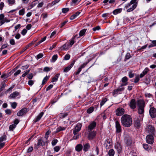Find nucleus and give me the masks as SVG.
Segmentation results:
<instances>
[{"instance_id":"nucleus-38","label":"nucleus","mask_w":156,"mask_h":156,"mask_svg":"<svg viewBox=\"0 0 156 156\" xmlns=\"http://www.w3.org/2000/svg\"><path fill=\"white\" fill-rule=\"evenodd\" d=\"M6 136L5 135H3V136L1 137L0 138V142H2L3 141L5 140L6 139Z\"/></svg>"},{"instance_id":"nucleus-33","label":"nucleus","mask_w":156,"mask_h":156,"mask_svg":"<svg viewBox=\"0 0 156 156\" xmlns=\"http://www.w3.org/2000/svg\"><path fill=\"white\" fill-rule=\"evenodd\" d=\"M58 58V55H57L56 54L53 55L51 60V62H55L57 59Z\"/></svg>"},{"instance_id":"nucleus-26","label":"nucleus","mask_w":156,"mask_h":156,"mask_svg":"<svg viewBox=\"0 0 156 156\" xmlns=\"http://www.w3.org/2000/svg\"><path fill=\"white\" fill-rule=\"evenodd\" d=\"M60 76L59 73H57L56 74L55 76L52 78L51 80L52 82H56L58 80V78Z\"/></svg>"},{"instance_id":"nucleus-60","label":"nucleus","mask_w":156,"mask_h":156,"mask_svg":"<svg viewBox=\"0 0 156 156\" xmlns=\"http://www.w3.org/2000/svg\"><path fill=\"white\" fill-rule=\"evenodd\" d=\"M88 63V62L83 63V64L80 66V67L82 69V68H84Z\"/></svg>"},{"instance_id":"nucleus-62","label":"nucleus","mask_w":156,"mask_h":156,"mask_svg":"<svg viewBox=\"0 0 156 156\" xmlns=\"http://www.w3.org/2000/svg\"><path fill=\"white\" fill-rule=\"evenodd\" d=\"M100 29V27L99 26H97L93 28L94 31H95L97 30H99Z\"/></svg>"},{"instance_id":"nucleus-36","label":"nucleus","mask_w":156,"mask_h":156,"mask_svg":"<svg viewBox=\"0 0 156 156\" xmlns=\"http://www.w3.org/2000/svg\"><path fill=\"white\" fill-rule=\"evenodd\" d=\"M9 21H10L9 20H6V18H5L4 19L1 20H0V26H1V25H2V24H3L5 22H9Z\"/></svg>"},{"instance_id":"nucleus-57","label":"nucleus","mask_w":156,"mask_h":156,"mask_svg":"<svg viewBox=\"0 0 156 156\" xmlns=\"http://www.w3.org/2000/svg\"><path fill=\"white\" fill-rule=\"evenodd\" d=\"M70 58V55L69 54H66L64 57V59L67 60H69Z\"/></svg>"},{"instance_id":"nucleus-10","label":"nucleus","mask_w":156,"mask_h":156,"mask_svg":"<svg viewBox=\"0 0 156 156\" xmlns=\"http://www.w3.org/2000/svg\"><path fill=\"white\" fill-rule=\"evenodd\" d=\"M45 144L44 142L41 139H39L38 140L37 145H35L34 148L36 149H38L40 146H43Z\"/></svg>"},{"instance_id":"nucleus-47","label":"nucleus","mask_w":156,"mask_h":156,"mask_svg":"<svg viewBox=\"0 0 156 156\" xmlns=\"http://www.w3.org/2000/svg\"><path fill=\"white\" fill-rule=\"evenodd\" d=\"M69 10L68 8H64L62 9V12L63 13H66L69 11Z\"/></svg>"},{"instance_id":"nucleus-20","label":"nucleus","mask_w":156,"mask_h":156,"mask_svg":"<svg viewBox=\"0 0 156 156\" xmlns=\"http://www.w3.org/2000/svg\"><path fill=\"white\" fill-rule=\"evenodd\" d=\"M129 106L132 109H134L136 107V103L134 99H132L129 104Z\"/></svg>"},{"instance_id":"nucleus-56","label":"nucleus","mask_w":156,"mask_h":156,"mask_svg":"<svg viewBox=\"0 0 156 156\" xmlns=\"http://www.w3.org/2000/svg\"><path fill=\"white\" fill-rule=\"evenodd\" d=\"M54 149L55 151L56 152H58L60 150V147L58 146H56L54 147Z\"/></svg>"},{"instance_id":"nucleus-1","label":"nucleus","mask_w":156,"mask_h":156,"mask_svg":"<svg viewBox=\"0 0 156 156\" xmlns=\"http://www.w3.org/2000/svg\"><path fill=\"white\" fill-rule=\"evenodd\" d=\"M122 125L125 127H129L132 124V119L130 115H124L121 119Z\"/></svg>"},{"instance_id":"nucleus-6","label":"nucleus","mask_w":156,"mask_h":156,"mask_svg":"<svg viewBox=\"0 0 156 156\" xmlns=\"http://www.w3.org/2000/svg\"><path fill=\"white\" fill-rule=\"evenodd\" d=\"M147 142L150 144H152L154 142V139L151 135H147L146 137Z\"/></svg>"},{"instance_id":"nucleus-7","label":"nucleus","mask_w":156,"mask_h":156,"mask_svg":"<svg viewBox=\"0 0 156 156\" xmlns=\"http://www.w3.org/2000/svg\"><path fill=\"white\" fill-rule=\"evenodd\" d=\"M115 128L116 133H119L122 131L121 126L119 122L117 121L115 122Z\"/></svg>"},{"instance_id":"nucleus-17","label":"nucleus","mask_w":156,"mask_h":156,"mask_svg":"<svg viewBox=\"0 0 156 156\" xmlns=\"http://www.w3.org/2000/svg\"><path fill=\"white\" fill-rule=\"evenodd\" d=\"M134 126L137 128H139L140 125V120L138 118H136L134 119Z\"/></svg>"},{"instance_id":"nucleus-43","label":"nucleus","mask_w":156,"mask_h":156,"mask_svg":"<svg viewBox=\"0 0 156 156\" xmlns=\"http://www.w3.org/2000/svg\"><path fill=\"white\" fill-rule=\"evenodd\" d=\"M15 124H12L10 125L9 126V130H10L12 131L16 127Z\"/></svg>"},{"instance_id":"nucleus-9","label":"nucleus","mask_w":156,"mask_h":156,"mask_svg":"<svg viewBox=\"0 0 156 156\" xmlns=\"http://www.w3.org/2000/svg\"><path fill=\"white\" fill-rule=\"evenodd\" d=\"M27 112V109L26 108H23L17 112V115L19 116H22L24 114H26Z\"/></svg>"},{"instance_id":"nucleus-2","label":"nucleus","mask_w":156,"mask_h":156,"mask_svg":"<svg viewBox=\"0 0 156 156\" xmlns=\"http://www.w3.org/2000/svg\"><path fill=\"white\" fill-rule=\"evenodd\" d=\"M137 3L136 0H132L129 3L126 4L125 8L127 9V12H129L133 10L136 7Z\"/></svg>"},{"instance_id":"nucleus-31","label":"nucleus","mask_w":156,"mask_h":156,"mask_svg":"<svg viewBox=\"0 0 156 156\" xmlns=\"http://www.w3.org/2000/svg\"><path fill=\"white\" fill-rule=\"evenodd\" d=\"M66 129V127L59 126L56 129V133H58L60 131L64 130Z\"/></svg>"},{"instance_id":"nucleus-11","label":"nucleus","mask_w":156,"mask_h":156,"mask_svg":"<svg viewBox=\"0 0 156 156\" xmlns=\"http://www.w3.org/2000/svg\"><path fill=\"white\" fill-rule=\"evenodd\" d=\"M20 92L15 91L10 94L9 96V98L10 99H15L16 97L20 96Z\"/></svg>"},{"instance_id":"nucleus-49","label":"nucleus","mask_w":156,"mask_h":156,"mask_svg":"<svg viewBox=\"0 0 156 156\" xmlns=\"http://www.w3.org/2000/svg\"><path fill=\"white\" fill-rule=\"evenodd\" d=\"M149 71V69L148 68H146L143 71L142 73L145 75L146 74H147L148 72V71Z\"/></svg>"},{"instance_id":"nucleus-23","label":"nucleus","mask_w":156,"mask_h":156,"mask_svg":"<svg viewBox=\"0 0 156 156\" xmlns=\"http://www.w3.org/2000/svg\"><path fill=\"white\" fill-rule=\"evenodd\" d=\"M83 148V147L82 144H78L75 147V150L77 152H80L82 150Z\"/></svg>"},{"instance_id":"nucleus-22","label":"nucleus","mask_w":156,"mask_h":156,"mask_svg":"<svg viewBox=\"0 0 156 156\" xmlns=\"http://www.w3.org/2000/svg\"><path fill=\"white\" fill-rule=\"evenodd\" d=\"M125 142L126 144L128 145H129L131 144L132 143V139L131 138L130 136H128L125 139Z\"/></svg>"},{"instance_id":"nucleus-29","label":"nucleus","mask_w":156,"mask_h":156,"mask_svg":"<svg viewBox=\"0 0 156 156\" xmlns=\"http://www.w3.org/2000/svg\"><path fill=\"white\" fill-rule=\"evenodd\" d=\"M6 2L9 5H12L15 4V0H6Z\"/></svg>"},{"instance_id":"nucleus-42","label":"nucleus","mask_w":156,"mask_h":156,"mask_svg":"<svg viewBox=\"0 0 156 156\" xmlns=\"http://www.w3.org/2000/svg\"><path fill=\"white\" fill-rule=\"evenodd\" d=\"M131 57L130 54L129 53H127L125 56V60L129 59Z\"/></svg>"},{"instance_id":"nucleus-19","label":"nucleus","mask_w":156,"mask_h":156,"mask_svg":"<svg viewBox=\"0 0 156 156\" xmlns=\"http://www.w3.org/2000/svg\"><path fill=\"white\" fill-rule=\"evenodd\" d=\"M70 47V46L69 45V43H67L61 46L60 48V49L61 51L66 50H68Z\"/></svg>"},{"instance_id":"nucleus-40","label":"nucleus","mask_w":156,"mask_h":156,"mask_svg":"<svg viewBox=\"0 0 156 156\" xmlns=\"http://www.w3.org/2000/svg\"><path fill=\"white\" fill-rule=\"evenodd\" d=\"M110 15V14L109 13H105L103 14L102 15V16L103 17L106 19V18H108Z\"/></svg>"},{"instance_id":"nucleus-51","label":"nucleus","mask_w":156,"mask_h":156,"mask_svg":"<svg viewBox=\"0 0 156 156\" xmlns=\"http://www.w3.org/2000/svg\"><path fill=\"white\" fill-rule=\"evenodd\" d=\"M139 80H140L139 77V76L138 75H137L136 76V77L135 78V80L134 81V82L135 83H136L138 82V81H139Z\"/></svg>"},{"instance_id":"nucleus-54","label":"nucleus","mask_w":156,"mask_h":156,"mask_svg":"<svg viewBox=\"0 0 156 156\" xmlns=\"http://www.w3.org/2000/svg\"><path fill=\"white\" fill-rule=\"evenodd\" d=\"M143 147L144 149L146 150H148L149 149V147L148 145L146 144H143Z\"/></svg>"},{"instance_id":"nucleus-44","label":"nucleus","mask_w":156,"mask_h":156,"mask_svg":"<svg viewBox=\"0 0 156 156\" xmlns=\"http://www.w3.org/2000/svg\"><path fill=\"white\" fill-rule=\"evenodd\" d=\"M58 142V140L56 139H55L52 140L51 142V144L52 146L55 145Z\"/></svg>"},{"instance_id":"nucleus-24","label":"nucleus","mask_w":156,"mask_h":156,"mask_svg":"<svg viewBox=\"0 0 156 156\" xmlns=\"http://www.w3.org/2000/svg\"><path fill=\"white\" fill-rule=\"evenodd\" d=\"M90 144L88 143H86L85 144H83V151L85 152L88 151L90 148Z\"/></svg>"},{"instance_id":"nucleus-28","label":"nucleus","mask_w":156,"mask_h":156,"mask_svg":"<svg viewBox=\"0 0 156 156\" xmlns=\"http://www.w3.org/2000/svg\"><path fill=\"white\" fill-rule=\"evenodd\" d=\"M144 107H138V113L139 114H143L144 112Z\"/></svg>"},{"instance_id":"nucleus-53","label":"nucleus","mask_w":156,"mask_h":156,"mask_svg":"<svg viewBox=\"0 0 156 156\" xmlns=\"http://www.w3.org/2000/svg\"><path fill=\"white\" fill-rule=\"evenodd\" d=\"M60 0H55L52 2L51 3L52 5H53L59 2Z\"/></svg>"},{"instance_id":"nucleus-18","label":"nucleus","mask_w":156,"mask_h":156,"mask_svg":"<svg viewBox=\"0 0 156 156\" xmlns=\"http://www.w3.org/2000/svg\"><path fill=\"white\" fill-rule=\"evenodd\" d=\"M137 105L138 107L144 108L145 104L144 101L143 100H139L137 102Z\"/></svg>"},{"instance_id":"nucleus-50","label":"nucleus","mask_w":156,"mask_h":156,"mask_svg":"<svg viewBox=\"0 0 156 156\" xmlns=\"http://www.w3.org/2000/svg\"><path fill=\"white\" fill-rule=\"evenodd\" d=\"M135 75L134 73H133L132 72H129V78H132L134 77Z\"/></svg>"},{"instance_id":"nucleus-63","label":"nucleus","mask_w":156,"mask_h":156,"mask_svg":"<svg viewBox=\"0 0 156 156\" xmlns=\"http://www.w3.org/2000/svg\"><path fill=\"white\" fill-rule=\"evenodd\" d=\"M4 6V4L3 2H1L0 4V9L2 10Z\"/></svg>"},{"instance_id":"nucleus-64","label":"nucleus","mask_w":156,"mask_h":156,"mask_svg":"<svg viewBox=\"0 0 156 156\" xmlns=\"http://www.w3.org/2000/svg\"><path fill=\"white\" fill-rule=\"evenodd\" d=\"M27 30L26 29H23L22 32H21V34L23 35H25V34H26V33H27Z\"/></svg>"},{"instance_id":"nucleus-27","label":"nucleus","mask_w":156,"mask_h":156,"mask_svg":"<svg viewBox=\"0 0 156 156\" xmlns=\"http://www.w3.org/2000/svg\"><path fill=\"white\" fill-rule=\"evenodd\" d=\"M122 8L117 9L114 10L113 12V13L116 15L118 13H120L122 11Z\"/></svg>"},{"instance_id":"nucleus-45","label":"nucleus","mask_w":156,"mask_h":156,"mask_svg":"<svg viewBox=\"0 0 156 156\" xmlns=\"http://www.w3.org/2000/svg\"><path fill=\"white\" fill-rule=\"evenodd\" d=\"M117 89L119 92V93L120 94L121 92L124 90V88L121 86L120 87H119Z\"/></svg>"},{"instance_id":"nucleus-35","label":"nucleus","mask_w":156,"mask_h":156,"mask_svg":"<svg viewBox=\"0 0 156 156\" xmlns=\"http://www.w3.org/2000/svg\"><path fill=\"white\" fill-rule=\"evenodd\" d=\"M94 110V108L93 107H91L89 108L87 110V113L88 114L91 113Z\"/></svg>"},{"instance_id":"nucleus-13","label":"nucleus","mask_w":156,"mask_h":156,"mask_svg":"<svg viewBox=\"0 0 156 156\" xmlns=\"http://www.w3.org/2000/svg\"><path fill=\"white\" fill-rule=\"evenodd\" d=\"M75 62V61L73 60L72 62L68 66L66 67L64 70V72L67 73L68 72L74 65Z\"/></svg>"},{"instance_id":"nucleus-16","label":"nucleus","mask_w":156,"mask_h":156,"mask_svg":"<svg viewBox=\"0 0 156 156\" xmlns=\"http://www.w3.org/2000/svg\"><path fill=\"white\" fill-rule=\"evenodd\" d=\"M96 134V133L95 131H93L89 133L88 135V138L89 140H92L94 139Z\"/></svg>"},{"instance_id":"nucleus-39","label":"nucleus","mask_w":156,"mask_h":156,"mask_svg":"<svg viewBox=\"0 0 156 156\" xmlns=\"http://www.w3.org/2000/svg\"><path fill=\"white\" fill-rule=\"evenodd\" d=\"M25 13V10L24 9H23L20 10L19 12V14L20 15H23Z\"/></svg>"},{"instance_id":"nucleus-52","label":"nucleus","mask_w":156,"mask_h":156,"mask_svg":"<svg viewBox=\"0 0 156 156\" xmlns=\"http://www.w3.org/2000/svg\"><path fill=\"white\" fill-rule=\"evenodd\" d=\"M68 115V114L67 113H61V116L60 118H65Z\"/></svg>"},{"instance_id":"nucleus-4","label":"nucleus","mask_w":156,"mask_h":156,"mask_svg":"<svg viewBox=\"0 0 156 156\" xmlns=\"http://www.w3.org/2000/svg\"><path fill=\"white\" fill-rule=\"evenodd\" d=\"M125 112V110L122 108L119 107L117 108L115 111V114L119 116L122 115Z\"/></svg>"},{"instance_id":"nucleus-61","label":"nucleus","mask_w":156,"mask_h":156,"mask_svg":"<svg viewBox=\"0 0 156 156\" xmlns=\"http://www.w3.org/2000/svg\"><path fill=\"white\" fill-rule=\"evenodd\" d=\"M43 56V55L42 53H40L37 55V59H40Z\"/></svg>"},{"instance_id":"nucleus-8","label":"nucleus","mask_w":156,"mask_h":156,"mask_svg":"<svg viewBox=\"0 0 156 156\" xmlns=\"http://www.w3.org/2000/svg\"><path fill=\"white\" fill-rule=\"evenodd\" d=\"M96 123L95 121H93L91 122L88 127L87 130L89 131H91L94 129L96 126Z\"/></svg>"},{"instance_id":"nucleus-14","label":"nucleus","mask_w":156,"mask_h":156,"mask_svg":"<svg viewBox=\"0 0 156 156\" xmlns=\"http://www.w3.org/2000/svg\"><path fill=\"white\" fill-rule=\"evenodd\" d=\"M44 115V112H41L37 116L35 117L33 120L34 122L36 123L39 121Z\"/></svg>"},{"instance_id":"nucleus-30","label":"nucleus","mask_w":156,"mask_h":156,"mask_svg":"<svg viewBox=\"0 0 156 156\" xmlns=\"http://www.w3.org/2000/svg\"><path fill=\"white\" fill-rule=\"evenodd\" d=\"M38 3V1L37 0H36L33 2L29 6L30 7V9H31L33 8Z\"/></svg>"},{"instance_id":"nucleus-46","label":"nucleus","mask_w":156,"mask_h":156,"mask_svg":"<svg viewBox=\"0 0 156 156\" xmlns=\"http://www.w3.org/2000/svg\"><path fill=\"white\" fill-rule=\"evenodd\" d=\"M17 104L16 102H13L12 103L11 107L13 109L15 108L17 106Z\"/></svg>"},{"instance_id":"nucleus-34","label":"nucleus","mask_w":156,"mask_h":156,"mask_svg":"<svg viewBox=\"0 0 156 156\" xmlns=\"http://www.w3.org/2000/svg\"><path fill=\"white\" fill-rule=\"evenodd\" d=\"M109 156H114L115 154V151L114 149H110L108 153Z\"/></svg>"},{"instance_id":"nucleus-25","label":"nucleus","mask_w":156,"mask_h":156,"mask_svg":"<svg viewBox=\"0 0 156 156\" xmlns=\"http://www.w3.org/2000/svg\"><path fill=\"white\" fill-rule=\"evenodd\" d=\"M82 127V124L80 123H78L75 127V129L77 131H79Z\"/></svg>"},{"instance_id":"nucleus-32","label":"nucleus","mask_w":156,"mask_h":156,"mask_svg":"<svg viewBox=\"0 0 156 156\" xmlns=\"http://www.w3.org/2000/svg\"><path fill=\"white\" fill-rule=\"evenodd\" d=\"M108 100V99L106 98H102L101 101L100 102V106L101 107L103 106L105 102Z\"/></svg>"},{"instance_id":"nucleus-58","label":"nucleus","mask_w":156,"mask_h":156,"mask_svg":"<svg viewBox=\"0 0 156 156\" xmlns=\"http://www.w3.org/2000/svg\"><path fill=\"white\" fill-rule=\"evenodd\" d=\"M34 81L30 80L28 81V84L29 86H31L34 84Z\"/></svg>"},{"instance_id":"nucleus-21","label":"nucleus","mask_w":156,"mask_h":156,"mask_svg":"<svg viewBox=\"0 0 156 156\" xmlns=\"http://www.w3.org/2000/svg\"><path fill=\"white\" fill-rule=\"evenodd\" d=\"M87 29H84L80 32L79 33V35L78 34H76L75 35H77L76 36L78 38L80 37H81L83 36L85 34V33Z\"/></svg>"},{"instance_id":"nucleus-48","label":"nucleus","mask_w":156,"mask_h":156,"mask_svg":"<svg viewBox=\"0 0 156 156\" xmlns=\"http://www.w3.org/2000/svg\"><path fill=\"white\" fill-rule=\"evenodd\" d=\"M128 80V78L126 76H124L122 79V82L125 83Z\"/></svg>"},{"instance_id":"nucleus-41","label":"nucleus","mask_w":156,"mask_h":156,"mask_svg":"<svg viewBox=\"0 0 156 156\" xmlns=\"http://www.w3.org/2000/svg\"><path fill=\"white\" fill-rule=\"evenodd\" d=\"M14 87V86L11 87L5 92V94H7L9 92H10L9 93H10L11 92L12 89Z\"/></svg>"},{"instance_id":"nucleus-55","label":"nucleus","mask_w":156,"mask_h":156,"mask_svg":"<svg viewBox=\"0 0 156 156\" xmlns=\"http://www.w3.org/2000/svg\"><path fill=\"white\" fill-rule=\"evenodd\" d=\"M9 43L10 44L12 45H14L15 44V41L14 39H11L9 41Z\"/></svg>"},{"instance_id":"nucleus-3","label":"nucleus","mask_w":156,"mask_h":156,"mask_svg":"<svg viewBox=\"0 0 156 156\" xmlns=\"http://www.w3.org/2000/svg\"><path fill=\"white\" fill-rule=\"evenodd\" d=\"M145 129L146 132L151 134H154L155 133L154 127L151 125H148Z\"/></svg>"},{"instance_id":"nucleus-37","label":"nucleus","mask_w":156,"mask_h":156,"mask_svg":"<svg viewBox=\"0 0 156 156\" xmlns=\"http://www.w3.org/2000/svg\"><path fill=\"white\" fill-rule=\"evenodd\" d=\"M49 77L47 76H46L43 79L42 82V84L43 85L44 84H45L48 80L49 79Z\"/></svg>"},{"instance_id":"nucleus-12","label":"nucleus","mask_w":156,"mask_h":156,"mask_svg":"<svg viewBox=\"0 0 156 156\" xmlns=\"http://www.w3.org/2000/svg\"><path fill=\"white\" fill-rule=\"evenodd\" d=\"M77 35H75L69 41V42H67L68 43H69V45L70 47H71L76 42V40L78 39L76 36Z\"/></svg>"},{"instance_id":"nucleus-15","label":"nucleus","mask_w":156,"mask_h":156,"mask_svg":"<svg viewBox=\"0 0 156 156\" xmlns=\"http://www.w3.org/2000/svg\"><path fill=\"white\" fill-rule=\"evenodd\" d=\"M115 147L117 150L118 153H120L121 152L122 147L120 143H117L115 144Z\"/></svg>"},{"instance_id":"nucleus-59","label":"nucleus","mask_w":156,"mask_h":156,"mask_svg":"<svg viewBox=\"0 0 156 156\" xmlns=\"http://www.w3.org/2000/svg\"><path fill=\"white\" fill-rule=\"evenodd\" d=\"M53 87V85L52 84H50L49 86H48L46 89V91H48L49 90H50Z\"/></svg>"},{"instance_id":"nucleus-5","label":"nucleus","mask_w":156,"mask_h":156,"mask_svg":"<svg viewBox=\"0 0 156 156\" xmlns=\"http://www.w3.org/2000/svg\"><path fill=\"white\" fill-rule=\"evenodd\" d=\"M149 113L151 117L152 118H154L156 117V109L153 107L150 108Z\"/></svg>"}]
</instances>
